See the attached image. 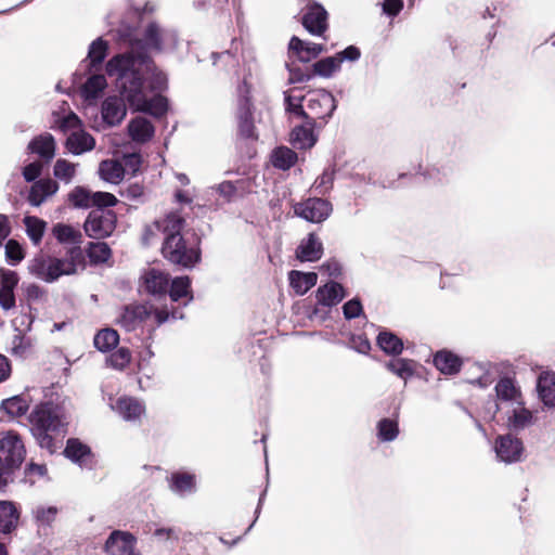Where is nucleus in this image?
Here are the masks:
<instances>
[{"label":"nucleus","mask_w":555,"mask_h":555,"mask_svg":"<svg viewBox=\"0 0 555 555\" xmlns=\"http://www.w3.org/2000/svg\"><path fill=\"white\" fill-rule=\"evenodd\" d=\"M170 319H183V314L178 309L169 310L167 307L159 308L151 302H144L122 307L116 323L127 332H132L143 324L154 330Z\"/></svg>","instance_id":"f03ea898"},{"label":"nucleus","mask_w":555,"mask_h":555,"mask_svg":"<svg viewBox=\"0 0 555 555\" xmlns=\"http://www.w3.org/2000/svg\"><path fill=\"white\" fill-rule=\"evenodd\" d=\"M378 347L387 354L399 356L403 350L402 340L388 331H382L377 336Z\"/></svg>","instance_id":"79ce46f5"},{"label":"nucleus","mask_w":555,"mask_h":555,"mask_svg":"<svg viewBox=\"0 0 555 555\" xmlns=\"http://www.w3.org/2000/svg\"><path fill=\"white\" fill-rule=\"evenodd\" d=\"M18 283L17 273L7 269H0V288L14 291Z\"/></svg>","instance_id":"680f3d73"},{"label":"nucleus","mask_w":555,"mask_h":555,"mask_svg":"<svg viewBox=\"0 0 555 555\" xmlns=\"http://www.w3.org/2000/svg\"><path fill=\"white\" fill-rule=\"evenodd\" d=\"M399 423L396 418L384 417L376 424V436L380 442H391L399 436Z\"/></svg>","instance_id":"ea45409f"},{"label":"nucleus","mask_w":555,"mask_h":555,"mask_svg":"<svg viewBox=\"0 0 555 555\" xmlns=\"http://www.w3.org/2000/svg\"><path fill=\"white\" fill-rule=\"evenodd\" d=\"M302 26L313 36H322L327 29V12L318 2L307 0L302 9Z\"/></svg>","instance_id":"ddd939ff"},{"label":"nucleus","mask_w":555,"mask_h":555,"mask_svg":"<svg viewBox=\"0 0 555 555\" xmlns=\"http://www.w3.org/2000/svg\"><path fill=\"white\" fill-rule=\"evenodd\" d=\"M334 180L335 169L328 167L324 169L322 175L315 179L313 188L318 194L325 195L330 192V190H332Z\"/></svg>","instance_id":"6e6d98bb"},{"label":"nucleus","mask_w":555,"mask_h":555,"mask_svg":"<svg viewBox=\"0 0 555 555\" xmlns=\"http://www.w3.org/2000/svg\"><path fill=\"white\" fill-rule=\"evenodd\" d=\"M30 430L42 449L52 453L55 449V436L64 433V422L57 408L51 403H40L29 414Z\"/></svg>","instance_id":"7ed1b4c3"},{"label":"nucleus","mask_w":555,"mask_h":555,"mask_svg":"<svg viewBox=\"0 0 555 555\" xmlns=\"http://www.w3.org/2000/svg\"><path fill=\"white\" fill-rule=\"evenodd\" d=\"M83 260L80 247H72L64 258L39 255L28 263V271L37 279L53 283L63 275H73Z\"/></svg>","instance_id":"20e7f679"},{"label":"nucleus","mask_w":555,"mask_h":555,"mask_svg":"<svg viewBox=\"0 0 555 555\" xmlns=\"http://www.w3.org/2000/svg\"><path fill=\"white\" fill-rule=\"evenodd\" d=\"M251 192V182L248 178L235 181L224 180L207 189L210 195H217L218 206L234 203Z\"/></svg>","instance_id":"6e6552de"},{"label":"nucleus","mask_w":555,"mask_h":555,"mask_svg":"<svg viewBox=\"0 0 555 555\" xmlns=\"http://www.w3.org/2000/svg\"><path fill=\"white\" fill-rule=\"evenodd\" d=\"M106 79L103 75H92L82 87L85 99H95L105 89Z\"/></svg>","instance_id":"3c124183"},{"label":"nucleus","mask_w":555,"mask_h":555,"mask_svg":"<svg viewBox=\"0 0 555 555\" xmlns=\"http://www.w3.org/2000/svg\"><path fill=\"white\" fill-rule=\"evenodd\" d=\"M168 487L180 498L192 495L197 491L196 475L189 472H173L168 477Z\"/></svg>","instance_id":"a211bd4d"},{"label":"nucleus","mask_w":555,"mask_h":555,"mask_svg":"<svg viewBox=\"0 0 555 555\" xmlns=\"http://www.w3.org/2000/svg\"><path fill=\"white\" fill-rule=\"evenodd\" d=\"M312 67L314 75L324 78H330L334 73L340 69V66L335 55L319 60L312 65Z\"/></svg>","instance_id":"603ef678"},{"label":"nucleus","mask_w":555,"mask_h":555,"mask_svg":"<svg viewBox=\"0 0 555 555\" xmlns=\"http://www.w3.org/2000/svg\"><path fill=\"white\" fill-rule=\"evenodd\" d=\"M495 457L504 464H514L522 461L525 447L522 441L512 434L500 435L493 443Z\"/></svg>","instance_id":"f8f14e48"},{"label":"nucleus","mask_w":555,"mask_h":555,"mask_svg":"<svg viewBox=\"0 0 555 555\" xmlns=\"http://www.w3.org/2000/svg\"><path fill=\"white\" fill-rule=\"evenodd\" d=\"M336 107V100L330 91L320 89L309 92L306 111L308 113V117H305V119H310L313 122H315L317 119H322L326 122L327 118L333 115Z\"/></svg>","instance_id":"1a4fd4ad"},{"label":"nucleus","mask_w":555,"mask_h":555,"mask_svg":"<svg viewBox=\"0 0 555 555\" xmlns=\"http://www.w3.org/2000/svg\"><path fill=\"white\" fill-rule=\"evenodd\" d=\"M322 255L323 244L314 233H310L304 238L296 250V256L300 261H317Z\"/></svg>","instance_id":"a878e982"},{"label":"nucleus","mask_w":555,"mask_h":555,"mask_svg":"<svg viewBox=\"0 0 555 555\" xmlns=\"http://www.w3.org/2000/svg\"><path fill=\"white\" fill-rule=\"evenodd\" d=\"M86 253L90 262L94 264L106 262L112 256V250L105 242L89 243Z\"/></svg>","instance_id":"09e8293b"},{"label":"nucleus","mask_w":555,"mask_h":555,"mask_svg":"<svg viewBox=\"0 0 555 555\" xmlns=\"http://www.w3.org/2000/svg\"><path fill=\"white\" fill-rule=\"evenodd\" d=\"M349 346L362 354H367L371 350V343L364 335H352L349 339Z\"/></svg>","instance_id":"e2e57ef3"},{"label":"nucleus","mask_w":555,"mask_h":555,"mask_svg":"<svg viewBox=\"0 0 555 555\" xmlns=\"http://www.w3.org/2000/svg\"><path fill=\"white\" fill-rule=\"evenodd\" d=\"M107 52V42L102 38L95 39L89 47L88 57L90 59L91 64L96 65L101 64Z\"/></svg>","instance_id":"4d7b16f0"},{"label":"nucleus","mask_w":555,"mask_h":555,"mask_svg":"<svg viewBox=\"0 0 555 555\" xmlns=\"http://www.w3.org/2000/svg\"><path fill=\"white\" fill-rule=\"evenodd\" d=\"M434 364L443 374H455L461 369V360L450 351H438L434 357Z\"/></svg>","instance_id":"e433bc0d"},{"label":"nucleus","mask_w":555,"mask_h":555,"mask_svg":"<svg viewBox=\"0 0 555 555\" xmlns=\"http://www.w3.org/2000/svg\"><path fill=\"white\" fill-rule=\"evenodd\" d=\"M26 234L34 245H39L44 234L47 223L38 217L26 216L24 218Z\"/></svg>","instance_id":"de8ad7c7"},{"label":"nucleus","mask_w":555,"mask_h":555,"mask_svg":"<svg viewBox=\"0 0 555 555\" xmlns=\"http://www.w3.org/2000/svg\"><path fill=\"white\" fill-rule=\"evenodd\" d=\"M144 292L154 297L166 296L169 287V274L162 270L151 268L141 278Z\"/></svg>","instance_id":"f3484780"},{"label":"nucleus","mask_w":555,"mask_h":555,"mask_svg":"<svg viewBox=\"0 0 555 555\" xmlns=\"http://www.w3.org/2000/svg\"><path fill=\"white\" fill-rule=\"evenodd\" d=\"M20 512L10 501H0V532L10 533L18 524Z\"/></svg>","instance_id":"2f4dec72"},{"label":"nucleus","mask_w":555,"mask_h":555,"mask_svg":"<svg viewBox=\"0 0 555 555\" xmlns=\"http://www.w3.org/2000/svg\"><path fill=\"white\" fill-rule=\"evenodd\" d=\"M537 390L546 406H555V375L541 374L538 378Z\"/></svg>","instance_id":"c9c22d12"},{"label":"nucleus","mask_w":555,"mask_h":555,"mask_svg":"<svg viewBox=\"0 0 555 555\" xmlns=\"http://www.w3.org/2000/svg\"><path fill=\"white\" fill-rule=\"evenodd\" d=\"M108 363L116 370H124L131 361V352L128 348L120 347L108 358Z\"/></svg>","instance_id":"13d9d810"},{"label":"nucleus","mask_w":555,"mask_h":555,"mask_svg":"<svg viewBox=\"0 0 555 555\" xmlns=\"http://www.w3.org/2000/svg\"><path fill=\"white\" fill-rule=\"evenodd\" d=\"M425 179L431 181L433 183H444L448 182L449 177L451 175L450 168L439 169L436 166L429 167L423 173Z\"/></svg>","instance_id":"bf43d9fd"},{"label":"nucleus","mask_w":555,"mask_h":555,"mask_svg":"<svg viewBox=\"0 0 555 555\" xmlns=\"http://www.w3.org/2000/svg\"><path fill=\"white\" fill-rule=\"evenodd\" d=\"M28 150L48 163L55 156V140L51 133L39 134L28 143Z\"/></svg>","instance_id":"393cba45"},{"label":"nucleus","mask_w":555,"mask_h":555,"mask_svg":"<svg viewBox=\"0 0 555 555\" xmlns=\"http://www.w3.org/2000/svg\"><path fill=\"white\" fill-rule=\"evenodd\" d=\"M184 224L185 220L178 211H171L164 219L154 222L155 229L162 231L165 236L182 235Z\"/></svg>","instance_id":"473e14b6"},{"label":"nucleus","mask_w":555,"mask_h":555,"mask_svg":"<svg viewBox=\"0 0 555 555\" xmlns=\"http://www.w3.org/2000/svg\"><path fill=\"white\" fill-rule=\"evenodd\" d=\"M345 296L346 294L343 285L337 282H328L320 286L315 294L318 304L325 307L336 306L345 298Z\"/></svg>","instance_id":"bb28decb"},{"label":"nucleus","mask_w":555,"mask_h":555,"mask_svg":"<svg viewBox=\"0 0 555 555\" xmlns=\"http://www.w3.org/2000/svg\"><path fill=\"white\" fill-rule=\"evenodd\" d=\"M5 259L11 266L18 264L25 258L23 246L16 240H9L4 245Z\"/></svg>","instance_id":"5fc2aeb1"},{"label":"nucleus","mask_w":555,"mask_h":555,"mask_svg":"<svg viewBox=\"0 0 555 555\" xmlns=\"http://www.w3.org/2000/svg\"><path fill=\"white\" fill-rule=\"evenodd\" d=\"M57 191L59 183L55 180L51 178L40 179L31 185L27 199L31 206L38 207Z\"/></svg>","instance_id":"4be33fe9"},{"label":"nucleus","mask_w":555,"mask_h":555,"mask_svg":"<svg viewBox=\"0 0 555 555\" xmlns=\"http://www.w3.org/2000/svg\"><path fill=\"white\" fill-rule=\"evenodd\" d=\"M59 127L63 132L75 131L81 129V121L76 114L69 113L61 119Z\"/></svg>","instance_id":"69168bd1"},{"label":"nucleus","mask_w":555,"mask_h":555,"mask_svg":"<svg viewBox=\"0 0 555 555\" xmlns=\"http://www.w3.org/2000/svg\"><path fill=\"white\" fill-rule=\"evenodd\" d=\"M119 343V335L113 328H103L99 331L93 339L94 347L101 352H107L114 349Z\"/></svg>","instance_id":"37998d69"},{"label":"nucleus","mask_w":555,"mask_h":555,"mask_svg":"<svg viewBox=\"0 0 555 555\" xmlns=\"http://www.w3.org/2000/svg\"><path fill=\"white\" fill-rule=\"evenodd\" d=\"M128 133L132 141L145 143L154 135V126L145 117L138 116L128 124Z\"/></svg>","instance_id":"cd10ccee"},{"label":"nucleus","mask_w":555,"mask_h":555,"mask_svg":"<svg viewBox=\"0 0 555 555\" xmlns=\"http://www.w3.org/2000/svg\"><path fill=\"white\" fill-rule=\"evenodd\" d=\"M99 175L106 182L118 184L125 176L122 165L114 159H106L100 164Z\"/></svg>","instance_id":"4c0bfd02"},{"label":"nucleus","mask_w":555,"mask_h":555,"mask_svg":"<svg viewBox=\"0 0 555 555\" xmlns=\"http://www.w3.org/2000/svg\"><path fill=\"white\" fill-rule=\"evenodd\" d=\"M506 423L509 429L519 431L528 427L533 420L531 411L525 408L524 401L505 409Z\"/></svg>","instance_id":"5701e85b"},{"label":"nucleus","mask_w":555,"mask_h":555,"mask_svg":"<svg viewBox=\"0 0 555 555\" xmlns=\"http://www.w3.org/2000/svg\"><path fill=\"white\" fill-rule=\"evenodd\" d=\"M363 312V307L358 298H352L343 306V313L347 320L358 318Z\"/></svg>","instance_id":"052dcab7"},{"label":"nucleus","mask_w":555,"mask_h":555,"mask_svg":"<svg viewBox=\"0 0 555 555\" xmlns=\"http://www.w3.org/2000/svg\"><path fill=\"white\" fill-rule=\"evenodd\" d=\"M31 514L38 529H47L56 519L59 509L56 506L39 504L33 508Z\"/></svg>","instance_id":"58836bf2"},{"label":"nucleus","mask_w":555,"mask_h":555,"mask_svg":"<svg viewBox=\"0 0 555 555\" xmlns=\"http://www.w3.org/2000/svg\"><path fill=\"white\" fill-rule=\"evenodd\" d=\"M288 73H289L288 83L306 82V81H309L313 77L312 74H310L308 72H304L301 68L295 67V66H288Z\"/></svg>","instance_id":"338daca9"},{"label":"nucleus","mask_w":555,"mask_h":555,"mask_svg":"<svg viewBox=\"0 0 555 555\" xmlns=\"http://www.w3.org/2000/svg\"><path fill=\"white\" fill-rule=\"evenodd\" d=\"M495 392L498 398L496 409L500 411L516 403H521V392L512 378H501L495 385Z\"/></svg>","instance_id":"6ab92c4d"},{"label":"nucleus","mask_w":555,"mask_h":555,"mask_svg":"<svg viewBox=\"0 0 555 555\" xmlns=\"http://www.w3.org/2000/svg\"><path fill=\"white\" fill-rule=\"evenodd\" d=\"M135 546V537L120 530L113 531L105 542V551L109 555H141Z\"/></svg>","instance_id":"2eb2a0df"},{"label":"nucleus","mask_w":555,"mask_h":555,"mask_svg":"<svg viewBox=\"0 0 555 555\" xmlns=\"http://www.w3.org/2000/svg\"><path fill=\"white\" fill-rule=\"evenodd\" d=\"M115 227L116 216L112 211L102 208L92 210L83 223L86 234L98 240L109 236Z\"/></svg>","instance_id":"9b49d317"},{"label":"nucleus","mask_w":555,"mask_h":555,"mask_svg":"<svg viewBox=\"0 0 555 555\" xmlns=\"http://www.w3.org/2000/svg\"><path fill=\"white\" fill-rule=\"evenodd\" d=\"M52 234L61 244H70L74 247H80L82 243V233L70 224L56 223L52 228Z\"/></svg>","instance_id":"72a5a7b5"},{"label":"nucleus","mask_w":555,"mask_h":555,"mask_svg":"<svg viewBox=\"0 0 555 555\" xmlns=\"http://www.w3.org/2000/svg\"><path fill=\"white\" fill-rule=\"evenodd\" d=\"M26 457L25 443L14 430L0 434V464L8 468L18 469Z\"/></svg>","instance_id":"0eeeda50"},{"label":"nucleus","mask_w":555,"mask_h":555,"mask_svg":"<svg viewBox=\"0 0 555 555\" xmlns=\"http://www.w3.org/2000/svg\"><path fill=\"white\" fill-rule=\"evenodd\" d=\"M178 37L175 30L164 29L157 23H150L143 34L142 39H130V51L132 52L133 44H139L134 54L147 55L149 50L162 51L165 48H175L177 46Z\"/></svg>","instance_id":"39448f33"},{"label":"nucleus","mask_w":555,"mask_h":555,"mask_svg":"<svg viewBox=\"0 0 555 555\" xmlns=\"http://www.w3.org/2000/svg\"><path fill=\"white\" fill-rule=\"evenodd\" d=\"M78 166L65 158H59L53 166V176L56 180L69 184L76 177Z\"/></svg>","instance_id":"c03bdc74"},{"label":"nucleus","mask_w":555,"mask_h":555,"mask_svg":"<svg viewBox=\"0 0 555 555\" xmlns=\"http://www.w3.org/2000/svg\"><path fill=\"white\" fill-rule=\"evenodd\" d=\"M162 253L170 262L185 268L193 267L201 258L197 243L189 244L182 235L165 236Z\"/></svg>","instance_id":"423d86ee"},{"label":"nucleus","mask_w":555,"mask_h":555,"mask_svg":"<svg viewBox=\"0 0 555 555\" xmlns=\"http://www.w3.org/2000/svg\"><path fill=\"white\" fill-rule=\"evenodd\" d=\"M360 56H361V51L356 46H349L345 50L339 51L335 54V57H336L339 66H341V63L345 61L356 62L360 59Z\"/></svg>","instance_id":"0e129e2a"},{"label":"nucleus","mask_w":555,"mask_h":555,"mask_svg":"<svg viewBox=\"0 0 555 555\" xmlns=\"http://www.w3.org/2000/svg\"><path fill=\"white\" fill-rule=\"evenodd\" d=\"M304 120L305 122L302 125L296 126L292 131V141L298 149L312 147L317 142V138L313 132L315 122L310 119Z\"/></svg>","instance_id":"c756f323"},{"label":"nucleus","mask_w":555,"mask_h":555,"mask_svg":"<svg viewBox=\"0 0 555 555\" xmlns=\"http://www.w3.org/2000/svg\"><path fill=\"white\" fill-rule=\"evenodd\" d=\"M64 454L74 463L82 466L90 454V449L77 439H68Z\"/></svg>","instance_id":"49530a36"},{"label":"nucleus","mask_w":555,"mask_h":555,"mask_svg":"<svg viewBox=\"0 0 555 555\" xmlns=\"http://www.w3.org/2000/svg\"><path fill=\"white\" fill-rule=\"evenodd\" d=\"M304 96H295L291 91H284V105L285 111L297 118L305 119L308 113L302 106Z\"/></svg>","instance_id":"864d4df0"},{"label":"nucleus","mask_w":555,"mask_h":555,"mask_svg":"<svg viewBox=\"0 0 555 555\" xmlns=\"http://www.w3.org/2000/svg\"><path fill=\"white\" fill-rule=\"evenodd\" d=\"M386 369L406 382L414 375L415 361L410 359H393L385 364Z\"/></svg>","instance_id":"a18cd8bd"},{"label":"nucleus","mask_w":555,"mask_h":555,"mask_svg":"<svg viewBox=\"0 0 555 555\" xmlns=\"http://www.w3.org/2000/svg\"><path fill=\"white\" fill-rule=\"evenodd\" d=\"M111 409L124 421L139 423L145 413L144 404L132 397H120L115 403L109 402Z\"/></svg>","instance_id":"dca6fc26"},{"label":"nucleus","mask_w":555,"mask_h":555,"mask_svg":"<svg viewBox=\"0 0 555 555\" xmlns=\"http://www.w3.org/2000/svg\"><path fill=\"white\" fill-rule=\"evenodd\" d=\"M65 146L73 155H81L94 149L95 140L89 132L78 129L68 134Z\"/></svg>","instance_id":"b1692460"},{"label":"nucleus","mask_w":555,"mask_h":555,"mask_svg":"<svg viewBox=\"0 0 555 555\" xmlns=\"http://www.w3.org/2000/svg\"><path fill=\"white\" fill-rule=\"evenodd\" d=\"M139 44H133L132 52L111 59L106 73L115 78L116 90L132 111L162 117L168 109V101L152 93L166 87V75L157 69L149 55L134 54Z\"/></svg>","instance_id":"f257e3e1"},{"label":"nucleus","mask_w":555,"mask_h":555,"mask_svg":"<svg viewBox=\"0 0 555 555\" xmlns=\"http://www.w3.org/2000/svg\"><path fill=\"white\" fill-rule=\"evenodd\" d=\"M251 103L247 96H242L238 101L236 113L238 132L246 139H257L253 121Z\"/></svg>","instance_id":"412c9836"},{"label":"nucleus","mask_w":555,"mask_h":555,"mask_svg":"<svg viewBox=\"0 0 555 555\" xmlns=\"http://www.w3.org/2000/svg\"><path fill=\"white\" fill-rule=\"evenodd\" d=\"M168 294L172 302L184 299L183 306L189 305L193 300L191 291V280L189 276H179L169 282Z\"/></svg>","instance_id":"7c9ffc66"},{"label":"nucleus","mask_w":555,"mask_h":555,"mask_svg":"<svg viewBox=\"0 0 555 555\" xmlns=\"http://www.w3.org/2000/svg\"><path fill=\"white\" fill-rule=\"evenodd\" d=\"M126 101L121 96H108L102 103L103 121L111 127L119 125L126 117Z\"/></svg>","instance_id":"aec40b11"},{"label":"nucleus","mask_w":555,"mask_h":555,"mask_svg":"<svg viewBox=\"0 0 555 555\" xmlns=\"http://www.w3.org/2000/svg\"><path fill=\"white\" fill-rule=\"evenodd\" d=\"M318 281V274L314 272L291 271L289 283L297 295H305L311 289Z\"/></svg>","instance_id":"f704fd0d"},{"label":"nucleus","mask_w":555,"mask_h":555,"mask_svg":"<svg viewBox=\"0 0 555 555\" xmlns=\"http://www.w3.org/2000/svg\"><path fill=\"white\" fill-rule=\"evenodd\" d=\"M289 50L297 55L300 62L307 63L317 57L323 51V47L319 43L304 41L294 36L289 41Z\"/></svg>","instance_id":"c85d7f7f"},{"label":"nucleus","mask_w":555,"mask_h":555,"mask_svg":"<svg viewBox=\"0 0 555 555\" xmlns=\"http://www.w3.org/2000/svg\"><path fill=\"white\" fill-rule=\"evenodd\" d=\"M42 172V164L33 162L23 168V177L27 182H34Z\"/></svg>","instance_id":"774afa93"},{"label":"nucleus","mask_w":555,"mask_h":555,"mask_svg":"<svg viewBox=\"0 0 555 555\" xmlns=\"http://www.w3.org/2000/svg\"><path fill=\"white\" fill-rule=\"evenodd\" d=\"M297 162V154L286 146H280L273 150L271 163L273 167L281 170H288Z\"/></svg>","instance_id":"a19ab883"},{"label":"nucleus","mask_w":555,"mask_h":555,"mask_svg":"<svg viewBox=\"0 0 555 555\" xmlns=\"http://www.w3.org/2000/svg\"><path fill=\"white\" fill-rule=\"evenodd\" d=\"M332 210L333 206L328 201L318 197L308 198L306 202L296 204L294 207L297 216L313 223L326 220Z\"/></svg>","instance_id":"4468645a"},{"label":"nucleus","mask_w":555,"mask_h":555,"mask_svg":"<svg viewBox=\"0 0 555 555\" xmlns=\"http://www.w3.org/2000/svg\"><path fill=\"white\" fill-rule=\"evenodd\" d=\"M68 202L75 208H104L114 206L117 198L108 192H90L83 186H76L68 193Z\"/></svg>","instance_id":"9d476101"},{"label":"nucleus","mask_w":555,"mask_h":555,"mask_svg":"<svg viewBox=\"0 0 555 555\" xmlns=\"http://www.w3.org/2000/svg\"><path fill=\"white\" fill-rule=\"evenodd\" d=\"M1 410L12 417L24 415L28 410V404L21 396H14L4 399L1 402Z\"/></svg>","instance_id":"8fccbe9b"}]
</instances>
